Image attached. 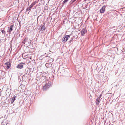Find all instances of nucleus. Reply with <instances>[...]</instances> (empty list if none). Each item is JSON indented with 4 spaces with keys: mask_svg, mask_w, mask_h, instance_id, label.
Masks as SVG:
<instances>
[{
    "mask_svg": "<svg viewBox=\"0 0 125 125\" xmlns=\"http://www.w3.org/2000/svg\"><path fill=\"white\" fill-rule=\"evenodd\" d=\"M51 65L50 63H47L45 65L46 67L48 68L50 67Z\"/></svg>",
    "mask_w": 125,
    "mask_h": 125,
    "instance_id": "f8f14e48",
    "label": "nucleus"
},
{
    "mask_svg": "<svg viewBox=\"0 0 125 125\" xmlns=\"http://www.w3.org/2000/svg\"><path fill=\"white\" fill-rule=\"evenodd\" d=\"M102 94H101L100 95V96L97 98L96 100V103L97 105H98L99 104V102H100V99L102 96Z\"/></svg>",
    "mask_w": 125,
    "mask_h": 125,
    "instance_id": "39448f33",
    "label": "nucleus"
},
{
    "mask_svg": "<svg viewBox=\"0 0 125 125\" xmlns=\"http://www.w3.org/2000/svg\"><path fill=\"white\" fill-rule=\"evenodd\" d=\"M50 60H51V61H52H52H53V59H52L51 58L50 59Z\"/></svg>",
    "mask_w": 125,
    "mask_h": 125,
    "instance_id": "aec40b11",
    "label": "nucleus"
},
{
    "mask_svg": "<svg viewBox=\"0 0 125 125\" xmlns=\"http://www.w3.org/2000/svg\"><path fill=\"white\" fill-rule=\"evenodd\" d=\"M14 26L13 25H11L10 26V29L9 30V31L10 32L12 30H13V28Z\"/></svg>",
    "mask_w": 125,
    "mask_h": 125,
    "instance_id": "1a4fd4ad",
    "label": "nucleus"
},
{
    "mask_svg": "<svg viewBox=\"0 0 125 125\" xmlns=\"http://www.w3.org/2000/svg\"><path fill=\"white\" fill-rule=\"evenodd\" d=\"M105 6H103L100 9V13H104L105 11Z\"/></svg>",
    "mask_w": 125,
    "mask_h": 125,
    "instance_id": "7ed1b4c3",
    "label": "nucleus"
},
{
    "mask_svg": "<svg viewBox=\"0 0 125 125\" xmlns=\"http://www.w3.org/2000/svg\"><path fill=\"white\" fill-rule=\"evenodd\" d=\"M38 2H37L36 1H35L34 2L32 3L31 4L33 6H34V5H35V4L37 3Z\"/></svg>",
    "mask_w": 125,
    "mask_h": 125,
    "instance_id": "2eb2a0df",
    "label": "nucleus"
},
{
    "mask_svg": "<svg viewBox=\"0 0 125 125\" xmlns=\"http://www.w3.org/2000/svg\"><path fill=\"white\" fill-rule=\"evenodd\" d=\"M45 25H42L41 27V30L42 31H44L45 29Z\"/></svg>",
    "mask_w": 125,
    "mask_h": 125,
    "instance_id": "9d476101",
    "label": "nucleus"
},
{
    "mask_svg": "<svg viewBox=\"0 0 125 125\" xmlns=\"http://www.w3.org/2000/svg\"><path fill=\"white\" fill-rule=\"evenodd\" d=\"M5 64L6 66V68L7 69H9L10 68L11 64L9 62H7L5 63Z\"/></svg>",
    "mask_w": 125,
    "mask_h": 125,
    "instance_id": "423d86ee",
    "label": "nucleus"
},
{
    "mask_svg": "<svg viewBox=\"0 0 125 125\" xmlns=\"http://www.w3.org/2000/svg\"><path fill=\"white\" fill-rule=\"evenodd\" d=\"M45 85L48 88L51 86V83L49 82H48L47 83H46Z\"/></svg>",
    "mask_w": 125,
    "mask_h": 125,
    "instance_id": "6e6552de",
    "label": "nucleus"
},
{
    "mask_svg": "<svg viewBox=\"0 0 125 125\" xmlns=\"http://www.w3.org/2000/svg\"><path fill=\"white\" fill-rule=\"evenodd\" d=\"M16 97V96H13V97H12V100H11V103H12L14 102V101L15 100V98Z\"/></svg>",
    "mask_w": 125,
    "mask_h": 125,
    "instance_id": "9b49d317",
    "label": "nucleus"
},
{
    "mask_svg": "<svg viewBox=\"0 0 125 125\" xmlns=\"http://www.w3.org/2000/svg\"><path fill=\"white\" fill-rule=\"evenodd\" d=\"M69 36V35H67L65 37H64L62 38V42L64 43L66 42L68 39Z\"/></svg>",
    "mask_w": 125,
    "mask_h": 125,
    "instance_id": "20e7f679",
    "label": "nucleus"
},
{
    "mask_svg": "<svg viewBox=\"0 0 125 125\" xmlns=\"http://www.w3.org/2000/svg\"><path fill=\"white\" fill-rule=\"evenodd\" d=\"M25 64V63H21L18 65L17 68L18 69H21L23 67V65Z\"/></svg>",
    "mask_w": 125,
    "mask_h": 125,
    "instance_id": "f03ea898",
    "label": "nucleus"
},
{
    "mask_svg": "<svg viewBox=\"0 0 125 125\" xmlns=\"http://www.w3.org/2000/svg\"><path fill=\"white\" fill-rule=\"evenodd\" d=\"M69 0H65L63 2V4L66 3Z\"/></svg>",
    "mask_w": 125,
    "mask_h": 125,
    "instance_id": "dca6fc26",
    "label": "nucleus"
},
{
    "mask_svg": "<svg viewBox=\"0 0 125 125\" xmlns=\"http://www.w3.org/2000/svg\"><path fill=\"white\" fill-rule=\"evenodd\" d=\"M28 38H25L23 41L22 43H23L25 44V43L27 41V40H28Z\"/></svg>",
    "mask_w": 125,
    "mask_h": 125,
    "instance_id": "4468645a",
    "label": "nucleus"
},
{
    "mask_svg": "<svg viewBox=\"0 0 125 125\" xmlns=\"http://www.w3.org/2000/svg\"><path fill=\"white\" fill-rule=\"evenodd\" d=\"M87 31L86 29H83L82 31H81V33L82 35H84L85 33L87 32Z\"/></svg>",
    "mask_w": 125,
    "mask_h": 125,
    "instance_id": "0eeeda50",
    "label": "nucleus"
},
{
    "mask_svg": "<svg viewBox=\"0 0 125 125\" xmlns=\"http://www.w3.org/2000/svg\"><path fill=\"white\" fill-rule=\"evenodd\" d=\"M76 0H71V1L70 2L72 4L75 2Z\"/></svg>",
    "mask_w": 125,
    "mask_h": 125,
    "instance_id": "f3484780",
    "label": "nucleus"
},
{
    "mask_svg": "<svg viewBox=\"0 0 125 125\" xmlns=\"http://www.w3.org/2000/svg\"><path fill=\"white\" fill-rule=\"evenodd\" d=\"M33 6L31 4L30 6V8H32L33 7Z\"/></svg>",
    "mask_w": 125,
    "mask_h": 125,
    "instance_id": "6ab92c4d",
    "label": "nucleus"
},
{
    "mask_svg": "<svg viewBox=\"0 0 125 125\" xmlns=\"http://www.w3.org/2000/svg\"><path fill=\"white\" fill-rule=\"evenodd\" d=\"M30 53L28 52H26L25 53H23L22 54V57H23V58H30L31 59V56H30Z\"/></svg>",
    "mask_w": 125,
    "mask_h": 125,
    "instance_id": "f257e3e1",
    "label": "nucleus"
},
{
    "mask_svg": "<svg viewBox=\"0 0 125 125\" xmlns=\"http://www.w3.org/2000/svg\"><path fill=\"white\" fill-rule=\"evenodd\" d=\"M48 89L47 87V86H46V85H45L44 86L43 88V90H46L47 89Z\"/></svg>",
    "mask_w": 125,
    "mask_h": 125,
    "instance_id": "ddd939ff",
    "label": "nucleus"
},
{
    "mask_svg": "<svg viewBox=\"0 0 125 125\" xmlns=\"http://www.w3.org/2000/svg\"><path fill=\"white\" fill-rule=\"evenodd\" d=\"M1 31L2 32V33H4L5 34V31H4V30H2V29H1Z\"/></svg>",
    "mask_w": 125,
    "mask_h": 125,
    "instance_id": "a211bd4d",
    "label": "nucleus"
}]
</instances>
